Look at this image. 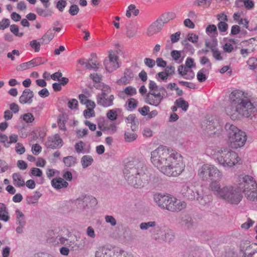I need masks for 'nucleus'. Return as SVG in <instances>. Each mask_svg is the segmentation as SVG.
<instances>
[{"label": "nucleus", "instance_id": "f257e3e1", "mask_svg": "<svg viewBox=\"0 0 257 257\" xmlns=\"http://www.w3.org/2000/svg\"><path fill=\"white\" fill-rule=\"evenodd\" d=\"M151 163L160 171L169 177H177L184 171L182 156L176 151L160 146L151 153Z\"/></svg>", "mask_w": 257, "mask_h": 257}, {"label": "nucleus", "instance_id": "f03ea898", "mask_svg": "<svg viewBox=\"0 0 257 257\" xmlns=\"http://www.w3.org/2000/svg\"><path fill=\"white\" fill-rule=\"evenodd\" d=\"M123 172L127 183L136 188L146 186L152 182L154 178L152 170L138 160L127 162Z\"/></svg>", "mask_w": 257, "mask_h": 257}, {"label": "nucleus", "instance_id": "7ed1b4c3", "mask_svg": "<svg viewBox=\"0 0 257 257\" xmlns=\"http://www.w3.org/2000/svg\"><path fill=\"white\" fill-rule=\"evenodd\" d=\"M229 105L226 108V112L232 119H239L241 116L248 117L255 111V108L248 97V94L236 89L229 96Z\"/></svg>", "mask_w": 257, "mask_h": 257}, {"label": "nucleus", "instance_id": "20e7f679", "mask_svg": "<svg viewBox=\"0 0 257 257\" xmlns=\"http://www.w3.org/2000/svg\"><path fill=\"white\" fill-rule=\"evenodd\" d=\"M235 183L236 187L229 185L221 188L220 183L213 181L210 184V188L217 197L223 199L230 204H238L241 201L242 196L236 182Z\"/></svg>", "mask_w": 257, "mask_h": 257}, {"label": "nucleus", "instance_id": "39448f33", "mask_svg": "<svg viewBox=\"0 0 257 257\" xmlns=\"http://www.w3.org/2000/svg\"><path fill=\"white\" fill-rule=\"evenodd\" d=\"M149 91L145 85H142L139 89V92L145 97V102L155 106H158L162 100L168 96L166 89L163 86H160L153 80H149L148 84Z\"/></svg>", "mask_w": 257, "mask_h": 257}, {"label": "nucleus", "instance_id": "423d86ee", "mask_svg": "<svg viewBox=\"0 0 257 257\" xmlns=\"http://www.w3.org/2000/svg\"><path fill=\"white\" fill-rule=\"evenodd\" d=\"M235 181L238 189L244 194L247 200L253 201L257 199V183L253 177L240 175L236 177Z\"/></svg>", "mask_w": 257, "mask_h": 257}, {"label": "nucleus", "instance_id": "0eeeda50", "mask_svg": "<svg viewBox=\"0 0 257 257\" xmlns=\"http://www.w3.org/2000/svg\"><path fill=\"white\" fill-rule=\"evenodd\" d=\"M217 162L223 167L231 168L241 164L238 154L227 148H221L215 154Z\"/></svg>", "mask_w": 257, "mask_h": 257}, {"label": "nucleus", "instance_id": "6e6552de", "mask_svg": "<svg viewBox=\"0 0 257 257\" xmlns=\"http://www.w3.org/2000/svg\"><path fill=\"white\" fill-rule=\"evenodd\" d=\"M225 128L228 131V142L231 148L237 149L244 145L246 141V136L244 132L233 124H227Z\"/></svg>", "mask_w": 257, "mask_h": 257}, {"label": "nucleus", "instance_id": "1a4fd4ad", "mask_svg": "<svg viewBox=\"0 0 257 257\" xmlns=\"http://www.w3.org/2000/svg\"><path fill=\"white\" fill-rule=\"evenodd\" d=\"M181 192L183 196L189 200L202 199V196L197 191L194 186L190 183H186L182 186Z\"/></svg>", "mask_w": 257, "mask_h": 257}, {"label": "nucleus", "instance_id": "9d476101", "mask_svg": "<svg viewBox=\"0 0 257 257\" xmlns=\"http://www.w3.org/2000/svg\"><path fill=\"white\" fill-rule=\"evenodd\" d=\"M118 57L113 51L109 52L107 59H105L104 62L105 67L107 71L111 72L119 67Z\"/></svg>", "mask_w": 257, "mask_h": 257}, {"label": "nucleus", "instance_id": "9b49d317", "mask_svg": "<svg viewBox=\"0 0 257 257\" xmlns=\"http://www.w3.org/2000/svg\"><path fill=\"white\" fill-rule=\"evenodd\" d=\"M120 249L117 247H100L96 251L95 257H116L117 253L116 252H118Z\"/></svg>", "mask_w": 257, "mask_h": 257}, {"label": "nucleus", "instance_id": "f8f14e48", "mask_svg": "<svg viewBox=\"0 0 257 257\" xmlns=\"http://www.w3.org/2000/svg\"><path fill=\"white\" fill-rule=\"evenodd\" d=\"M186 206V203L176 198L171 195L169 204L168 205V210L172 212L180 211Z\"/></svg>", "mask_w": 257, "mask_h": 257}, {"label": "nucleus", "instance_id": "ddd939ff", "mask_svg": "<svg viewBox=\"0 0 257 257\" xmlns=\"http://www.w3.org/2000/svg\"><path fill=\"white\" fill-rule=\"evenodd\" d=\"M114 99V97L112 94L108 95V94L101 93L97 95L96 102L98 105L107 107L113 105Z\"/></svg>", "mask_w": 257, "mask_h": 257}, {"label": "nucleus", "instance_id": "4468645a", "mask_svg": "<svg viewBox=\"0 0 257 257\" xmlns=\"http://www.w3.org/2000/svg\"><path fill=\"white\" fill-rule=\"evenodd\" d=\"M206 130L210 135L215 134L221 130V126L219 120L213 117L209 118L207 120Z\"/></svg>", "mask_w": 257, "mask_h": 257}, {"label": "nucleus", "instance_id": "2eb2a0df", "mask_svg": "<svg viewBox=\"0 0 257 257\" xmlns=\"http://www.w3.org/2000/svg\"><path fill=\"white\" fill-rule=\"evenodd\" d=\"M170 195H162L160 194L154 195V201L161 208L168 210V205L170 199Z\"/></svg>", "mask_w": 257, "mask_h": 257}, {"label": "nucleus", "instance_id": "dca6fc26", "mask_svg": "<svg viewBox=\"0 0 257 257\" xmlns=\"http://www.w3.org/2000/svg\"><path fill=\"white\" fill-rule=\"evenodd\" d=\"M62 145L63 141L58 134L49 137L46 142V147L51 149L61 147Z\"/></svg>", "mask_w": 257, "mask_h": 257}, {"label": "nucleus", "instance_id": "f3484780", "mask_svg": "<svg viewBox=\"0 0 257 257\" xmlns=\"http://www.w3.org/2000/svg\"><path fill=\"white\" fill-rule=\"evenodd\" d=\"M34 97L33 92L29 89H25L19 98L20 103L30 104L33 102Z\"/></svg>", "mask_w": 257, "mask_h": 257}, {"label": "nucleus", "instance_id": "a211bd4d", "mask_svg": "<svg viewBox=\"0 0 257 257\" xmlns=\"http://www.w3.org/2000/svg\"><path fill=\"white\" fill-rule=\"evenodd\" d=\"M134 78V74L130 69H126L124 70L123 75L116 81L119 85H124L130 83Z\"/></svg>", "mask_w": 257, "mask_h": 257}, {"label": "nucleus", "instance_id": "6ab92c4d", "mask_svg": "<svg viewBox=\"0 0 257 257\" xmlns=\"http://www.w3.org/2000/svg\"><path fill=\"white\" fill-rule=\"evenodd\" d=\"M222 176V172L217 167L212 165L209 176V179L212 181L210 184L213 181H218L219 183Z\"/></svg>", "mask_w": 257, "mask_h": 257}, {"label": "nucleus", "instance_id": "aec40b11", "mask_svg": "<svg viewBox=\"0 0 257 257\" xmlns=\"http://www.w3.org/2000/svg\"><path fill=\"white\" fill-rule=\"evenodd\" d=\"M211 164H205L201 166L198 170V175L203 180L209 179Z\"/></svg>", "mask_w": 257, "mask_h": 257}, {"label": "nucleus", "instance_id": "412c9836", "mask_svg": "<svg viewBox=\"0 0 257 257\" xmlns=\"http://www.w3.org/2000/svg\"><path fill=\"white\" fill-rule=\"evenodd\" d=\"M242 257H257V245L252 244L245 247Z\"/></svg>", "mask_w": 257, "mask_h": 257}, {"label": "nucleus", "instance_id": "4be33fe9", "mask_svg": "<svg viewBox=\"0 0 257 257\" xmlns=\"http://www.w3.org/2000/svg\"><path fill=\"white\" fill-rule=\"evenodd\" d=\"M137 94L136 89L132 86H128L120 91L118 93V96L124 99L126 97L132 96Z\"/></svg>", "mask_w": 257, "mask_h": 257}, {"label": "nucleus", "instance_id": "5701e85b", "mask_svg": "<svg viewBox=\"0 0 257 257\" xmlns=\"http://www.w3.org/2000/svg\"><path fill=\"white\" fill-rule=\"evenodd\" d=\"M51 185L54 188L60 189L63 188H66L68 186V183L64 179L58 177L52 179Z\"/></svg>", "mask_w": 257, "mask_h": 257}, {"label": "nucleus", "instance_id": "b1692460", "mask_svg": "<svg viewBox=\"0 0 257 257\" xmlns=\"http://www.w3.org/2000/svg\"><path fill=\"white\" fill-rule=\"evenodd\" d=\"M162 28V24L158 21L154 22L149 26L147 30V35L148 36H152L159 32Z\"/></svg>", "mask_w": 257, "mask_h": 257}, {"label": "nucleus", "instance_id": "393cba45", "mask_svg": "<svg viewBox=\"0 0 257 257\" xmlns=\"http://www.w3.org/2000/svg\"><path fill=\"white\" fill-rule=\"evenodd\" d=\"M30 175L32 176L39 177L37 183L42 184L44 183L45 179L43 177L42 171L38 168H32L30 170Z\"/></svg>", "mask_w": 257, "mask_h": 257}, {"label": "nucleus", "instance_id": "a878e982", "mask_svg": "<svg viewBox=\"0 0 257 257\" xmlns=\"http://www.w3.org/2000/svg\"><path fill=\"white\" fill-rule=\"evenodd\" d=\"M166 229L167 227L166 226L156 228L152 233L153 237L156 240H162L163 235L165 233L164 231H166Z\"/></svg>", "mask_w": 257, "mask_h": 257}, {"label": "nucleus", "instance_id": "bb28decb", "mask_svg": "<svg viewBox=\"0 0 257 257\" xmlns=\"http://www.w3.org/2000/svg\"><path fill=\"white\" fill-rule=\"evenodd\" d=\"M178 70L179 73L183 76L185 79H190L194 77V74L191 70L189 71V74H188L187 73L189 72L188 68L183 65L179 66Z\"/></svg>", "mask_w": 257, "mask_h": 257}, {"label": "nucleus", "instance_id": "cd10ccee", "mask_svg": "<svg viewBox=\"0 0 257 257\" xmlns=\"http://www.w3.org/2000/svg\"><path fill=\"white\" fill-rule=\"evenodd\" d=\"M13 184L16 187H23L25 185L24 180L21 175L19 173H14L13 174Z\"/></svg>", "mask_w": 257, "mask_h": 257}, {"label": "nucleus", "instance_id": "c85d7f7f", "mask_svg": "<svg viewBox=\"0 0 257 257\" xmlns=\"http://www.w3.org/2000/svg\"><path fill=\"white\" fill-rule=\"evenodd\" d=\"M9 219V212L7 210L5 205L4 203H0V220L7 222Z\"/></svg>", "mask_w": 257, "mask_h": 257}, {"label": "nucleus", "instance_id": "c756f323", "mask_svg": "<svg viewBox=\"0 0 257 257\" xmlns=\"http://www.w3.org/2000/svg\"><path fill=\"white\" fill-rule=\"evenodd\" d=\"M54 35V30H50L49 29L41 38L42 43L44 44L49 43L53 39Z\"/></svg>", "mask_w": 257, "mask_h": 257}, {"label": "nucleus", "instance_id": "7c9ffc66", "mask_svg": "<svg viewBox=\"0 0 257 257\" xmlns=\"http://www.w3.org/2000/svg\"><path fill=\"white\" fill-rule=\"evenodd\" d=\"M93 161V159L91 156L85 155L81 158V162L83 168H85L90 166Z\"/></svg>", "mask_w": 257, "mask_h": 257}, {"label": "nucleus", "instance_id": "2f4dec72", "mask_svg": "<svg viewBox=\"0 0 257 257\" xmlns=\"http://www.w3.org/2000/svg\"><path fill=\"white\" fill-rule=\"evenodd\" d=\"M20 119H22L26 123H30L34 121L35 117L32 113L28 112L21 115L20 117Z\"/></svg>", "mask_w": 257, "mask_h": 257}, {"label": "nucleus", "instance_id": "473e14b6", "mask_svg": "<svg viewBox=\"0 0 257 257\" xmlns=\"http://www.w3.org/2000/svg\"><path fill=\"white\" fill-rule=\"evenodd\" d=\"M175 104L178 107H180L183 110L186 111L189 107V103L182 98L177 99L175 101Z\"/></svg>", "mask_w": 257, "mask_h": 257}, {"label": "nucleus", "instance_id": "72a5a7b5", "mask_svg": "<svg viewBox=\"0 0 257 257\" xmlns=\"http://www.w3.org/2000/svg\"><path fill=\"white\" fill-rule=\"evenodd\" d=\"M139 13V10L137 9L135 5H130L128 7V10L126 12V16L127 18H130L132 14L137 16Z\"/></svg>", "mask_w": 257, "mask_h": 257}, {"label": "nucleus", "instance_id": "f704fd0d", "mask_svg": "<svg viewBox=\"0 0 257 257\" xmlns=\"http://www.w3.org/2000/svg\"><path fill=\"white\" fill-rule=\"evenodd\" d=\"M165 231V230L164 231ZM165 233L163 235V238L162 240L170 242L174 238V234L172 230L167 227Z\"/></svg>", "mask_w": 257, "mask_h": 257}, {"label": "nucleus", "instance_id": "c9c22d12", "mask_svg": "<svg viewBox=\"0 0 257 257\" xmlns=\"http://www.w3.org/2000/svg\"><path fill=\"white\" fill-rule=\"evenodd\" d=\"M63 162L67 167H71L75 164L76 159L73 156H67L63 158Z\"/></svg>", "mask_w": 257, "mask_h": 257}, {"label": "nucleus", "instance_id": "e433bc0d", "mask_svg": "<svg viewBox=\"0 0 257 257\" xmlns=\"http://www.w3.org/2000/svg\"><path fill=\"white\" fill-rule=\"evenodd\" d=\"M176 16L175 14L173 12H168L164 14L162 16V21L163 23H167L170 20L175 19Z\"/></svg>", "mask_w": 257, "mask_h": 257}, {"label": "nucleus", "instance_id": "4c0bfd02", "mask_svg": "<svg viewBox=\"0 0 257 257\" xmlns=\"http://www.w3.org/2000/svg\"><path fill=\"white\" fill-rule=\"evenodd\" d=\"M126 121L127 124H131L130 126L132 130L136 129V122H137V120L134 115H129L126 119Z\"/></svg>", "mask_w": 257, "mask_h": 257}, {"label": "nucleus", "instance_id": "58836bf2", "mask_svg": "<svg viewBox=\"0 0 257 257\" xmlns=\"http://www.w3.org/2000/svg\"><path fill=\"white\" fill-rule=\"evenodd\" d=\"M97 88L101 89L102 91L101 93H104L105 94H108L111 91L110 87L104 83L99 84L97 86Z\"/></svg>", "mask_w": 257, "mask_h": 257}, {"label": "nucleus", "instance_id": "ea45409f", "mask_svg": "<svg viewBox=\"0 0 257 257\" xmlns=\"http://www.w3.org/2000/svg\"><path fill=\"white\" fill-rule=\"evenodd\" d=\"M127 104L128 109L133 110L137 108L138 104V101L134 98H131L127 101Z\"/></svg>", "mask_w": 257, "mask_h": 257}, {"label": "nucleus", "instance_id": "a19ab883", "mask_svg": "<svg viewBox=\"0 0 257 257\" xmlns=\"http://www.w3.org/2000/svg\"><path fill=\"white\" fill-rule=\"evenodd\" d=\"M205 69H202L198 72L197 74V78L199 82H202L205 81L207 79V76L205 74Z\"/></svg>", "mask_w": 257, "mask_h": 257}, {"label": "nucleus", "instance_id": "79ce46f5", "mask_svg": "<svg viewBox=\"0 0 257 257\" xmlns=\"http://www.w3.org/2000/svg\"><path fill=\"white\" fill-rule=\"evenodd\" d=\"M247 64L250 69L254 70L257 67V59L254 57L250 58L247 60Z\"/></svg>", "mask_w": 257, "mask_h": 257}, {"label": "nucleus", "instance_id": "37998d69", "mask_svg": "<svg viewBox=\"0 0 257 257\" xmlns=\"http://www.w3.org/2000/svg\"><path fill=\"white\" fill-rule=\"evenodd\" d=\"M137 138V135L134 133L126 132L124 134V139L126 142H132Z\"/></svg>", "mask_w": 257, "mask_h": 257}, {"label": "nucleus", "instance_id": "c03bdc74", "mask_svg": "<svg viewBox=\"0 0 257 257\" xmlns=\"http://www.w3.org/2000/svg\"><path fill=\"white\" fill-rule=\"evenodd\" d=\"M10 30L16 36L21 37L24 35L23 32H19V27L16 25H12L10 26Z\"/></svg>", "mask_w": 257, "mask_h": 257}, {"label": "nucleus", "instance_id": "a18cd8bd", "mask_svg": "<svg viewBox=\"0 0 257 257\" xmlns=\"http://www.w3.org/2000/svg\"><path fill=\"white\" fill-rule=\"evenodd\" d=\"M156 225L155 221H149L148 222H143L140 224V228L143 230H147L150 227H155Z\"/></svg>", "mask_w": 257, "mask_h": 257}, {"label": "nucleus", "instance_id": "49530a36", "mask_svg": "<svg viewBox=\"0 0 257 257\" xmlns=\"http://www.w3.org/2000/svg\"><path fill=\"white\" fill-rule=\"evenodd\" d=\"M30 46L34 49L35 52H38L40 50V43L36 40H33L30 42Z\"/></svg>", "mask_w": 257, "mask_h": 257}, {"label": "nucleus", "instance_id": "de8ad7c7", "mask_svg": "<svg viewBox=\"0 0 257 257\" xmlns=\"http://www.w3.org/2000/svg\"><path fill=\"white\" fill-rule=\"evenodd\" d=\"M32 68V65L29 61L23 63L17 67L18 71H23L26 69H30Z\"/></svg>", "mask_w": 257, "mask_h": 257}, {"label": "nucleus", "instance_id": "09e8293b", "mask_svg": "<svg viewBox=\"0 0 257 257\" xmlns=\"http://www.w3.org/2000/svg\"><path fill=\"white\" fill-rule=\"evenodd\" d=\"M107 118L111 120H114L117 117V112L114 109L109 110L106 114Z\"/></svg>", "mask_w": 257, "mask_h": 257}, {"label": "nucleus", "instance_id": "8fccbe9b", "mask_svg": "<svg viewBox=\"0 0 257 257\" xmlns=\"http://www.w3.org/2000/svg\"><path fill=\"white\" fill-rule=\"evenodd\" d=\"M85 144L82 141H79V142L76 143L75 145V149L76 152L77 153H80L82 152V151L84 149Z\"/></svg>", "mask_w": 257, "mask_h": 257}, {"label": "nucleus", "instance_id": "3c124183", "mask_svg": "<svg viewBox=\"0 0 257 257\" xmlns=\"http://www.w3.org/2000/svg\"><path fill=\"white\" fill-rule=\"evenodd\" d=\"M169 76L166 74V73L164 71L162 72H160L156 74V78L159 81H164L166 80Z\"/></svg>", "mask_w": 257, "mask_h": 257}, {"label": "nucleus", "instance_id": "603ef678", "mask_svg": "<svg viewBox=\"0 0 257 257\" xmlns=\"http://www.w3.org/2000/svg\"><path fill=\"white\" fill-rule=\"evenodd\" d=\"M217 26L219 31L221 32H226L228 28V25L226 23V22H219Z\"/></svg>", "mask_w": 257, "mask_h": 257}, {"label": "nucleus", "instance_id": "864d4df0", "mask_svg": "<svg viewBox=\"0 0 257 257\" xmlns=\"http://www.w3.org/2000/svg\"><path fill=\"white\" fill-rule=\"evenodd\" d=\"M78 104V101L76 99L73 98L69 100L68 107L71 109H77Z\"/></svg>", "mask_w": 257, "mask_h": 257}, {"label": "nucleus", "instance_id": "5fc2aeb1", "mask_svg": "<svg viewBox=\"0 0 257 257\" xmlns=\"http://www.w3.org/2000/svg\"><path fill=\"white\" fill-rule=\"evenodd\" d=\"M171 56L175 61L178 62L181 57V52L178 50H173L171 52Z\"/></svg>", "mask_w": 257, "mask_h": 257}, {"label": "nucleus", "instance_id": "6e6d98bb", "mask_svg": "<svg viewBox=\"0 0 257 257\" xmlns=\"http://www.w3.org/2000/svg\"><path fill=\"white\" fill-rule=\"evenodd\" d=\"M10 22L9 19L6 18L3 19L0 22V30H5L10 26Z\"/></svg>", "mask_w": 257, "mask_h": 257}, {"label": "nucleus", "instance_id": "4d7b16f0", "mask_svg": "<svg viewBox=\"0 0 257 257\" xmlns=\"http://www.w3.org/2000/svg\"><path fill=\"white\" fill-rule=\"evenodd\" d=\"M0 143H3L5 147H9L8 137L6 135L0 133Z\"/></svg>", "mask_w": 257, "mask_h": 257}, {"label": "nucleus", "instance_id": "13d9d810", "mask_svg": "<svg viewBox=\"0 0 257 257\" xmlns=\"http://www.w3.org/2000/svg\"><path fill=\"white\" fill-rule=\"evenodd\" d=\"M15 150L16 152L20 155L23 154L26 151L25 147L22 144L20 143H18L16 144Z\"/></svg>", "mask_w": 257, "mask_h": 257}, {"label": "nucleus", "instance_id": "bf43d9fd", "mask_svg": "<svg viewBox=\"0 0 257 257\" xmlns=\"http://www.w3.org/2000/svg\"><path fill=\"white\" fill-rule=\"evenodd\" d=\"M29 62L31 63V65H32V68L44 63V62H42L41 58H37L35 59H33Z\"/></svg>", "mask_w": 257, "mask_h": 257}, {"label": "nucleus", "instance_id": "052dcab7", "mask_svg": "<svg viewBox=\"0 0 257 257\" xmlns=\"http://www.w3.org/2000/svg\"><path fill=\"white\" fill-rule=\"evenodd\" d=\"M144 63L147 66L152 68L155 66L156 61L154 60H153L151 58H146L144 59Z\"/></svg>", "mask_w": 257, "mask_h": 257}, {"label": "nucleus", "instance_id": "680f3d73", "mask_svg": "<svg viewBox=\"0 0 257 257\" xmlns=\"http://www.w3.org/2000/svg\"><path fill=\"white\" fill-rule=\"evenodd\" d=\"M42 151L41 147L38 144L33 145L32 147V152L34 155H38Z\"/></svg>", "mask_w": 257, "mask_h": 257}, {"label": "nucleus", "instance_id": "e2e57ef3", "mask_svg": "<svg viewBox=\"0 0 257 257\" xmlns=\"http://www.w3.org/2000/svg\"><path fill=\"white\" fill-rule=\"evenodd\" d=\"M19 135L22 138H26L28 137L29 133L25 127H21L18 131Z\"/></svg>", "mask_w": 257, "mask_h": 257}, {"label": "nucleus", "instance_id": "0e129e2a", "mask_svg": "<svg viewBox=\"0 0 257 257\" xmlns=\"http://www.w3.org/2000/svg\"><path fill=\"white\" fill-rule=\"evenodd\" d=\"M105 220L107 223H110L112 226H115L116 224V221L112 216H105Z\"/></svg>", "mask_w": 257, "mask_h": 257}, {"label": "nucleus", "instance_id": "69168bd1", "mask_svg": "<svg viewBox=\"0 0 257 257\" xmlns=\"http://www.w3.org/2000/svg\"><path fill=\"white\" fill-rule=\"evenodd\" d=\"M79 11V9L78 7L76 5H73L71 6L69 10V12L71 15L75 16L78 14Z\"/></svg>", "mask_w": 257, "mask_h": 257}, {"label": "nucleus", "instance_id": "338daca9", "mask_svg": "<svg viewBox=\"0 0 257 257\" xmlns=\"http://www.w3.org/2000/svg\"><path fill=\"white\" fill-rule=\"evenodd\" d=\"M15 55L19 56L20 55V52L18 50H13L11 52H9L7 54L8 58L11 59L12 61L15 59Z\"/></svg>", "mask_w": 257, "mask_h": 257}, {"label": "nucleus", "instance_id": "774afa93", "mask_svg": "<svg viewBox=\"0 0 257 257\" xmlns=\"http://www.w3.org/2000/svg\"><path fill=\"white\" fill-rule=\"evenodd\" d=\"M66 6V2L64 0H60L57 3V8L61 11H63L64 8Z\"/></svg>", "mask_w": 257, "mask_h": 257}]
</instances>
